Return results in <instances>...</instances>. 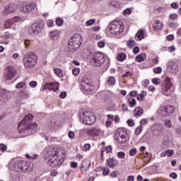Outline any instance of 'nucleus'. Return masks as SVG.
Segmentation results:
<instances>
[{
  "instance_id": "nucleus-1",
  "label": "nucleus",
  "mask_w": 181,
  "mask_h": 181,
  "mask_svg": "<svg viewBox=\"0 0 181 181\" xmlns=\"http://www.w3.org/2000/svg\"><path fill=\"white\" fill-rule=\"evenodd\" d=\"M47 154L49 156V160L47 161L49 166L51 168H57L64 162L66 158V154L62 152H57V151L49 148L47 149Z\"/></svg>"
},
{
  "instance_id": "nucleus-2",
  "label": "nucleus",
  "mask_w": 181,
  "mask_h": 181,
  "mask_svg": "<svg viewBox=\"0 0 181 181\" xmlns=\"http://www.w3.org/2000/svg\"><path fill=\"white\" fill-rule=\"evenodd\" d=\"M32 121H33V115L31 114L26 115L18 123V131L19 134H23V132L29 131V129H32L33 131L37 129V124L32 123Z\"/></svg>"
},
{
  "instance_id": "nucleus-3",
  "label": "nucleus",
  "mask_w": 181,
  "mask_h": 181,
  "mask_svg": "<svg viewBox=\"0 0 181 181\" xmlns=\"http://www.w3.org/2000/svg\"><path fill=\"white\" fill-rule=\"evenodd\" d=\"M107 30L111 35L119 36L124 32V24L119 21H113L107 25Z\"/></svg>"
},
{
  "instance_id": "nucleus-4",
  "label": "nucleus",
  "mask_w": 181,
  "mask_h": 181,
  "mask_svg": "<svg viewBox=\"0 0 181 181\" xmlns=\"http://www.w3.org/2000/svg\"><path fill=\"white\" fill-rule=\"evenodd\" d=\"M83 43V37L80 34H74L69 40L68 43L69 52L72 53L76 52L78 47L81 46Z\"/></svg>"
},
{
  "instance_id": "nucleus-5",
  "label": "nucleus",
  "mask_w": 181,
  "mask_h": 181,
  "mask_svg": "<svg viewBox=\"0 0 181 181\" xmlns=\"http://www.w3.org/2000/svg\"><path fill=\"white\" fill-rule=\"evenodd\" d=\"M79 119L84 125H93L97 121L95 115L91 111H85L81 113Z\"/></svg>"
},
{
  "instance_id": "nucleus-6",
  "label": "nucleus",
  "mask_w": 181,
  "mask_h": 181,
  "mask_svg": "<svg viewBox=\"0 0 181 181\" xmlns=\"http://www.w3.org/2000/svg\"><path fill=\"white\" fill-rule=\"evenodd\" d=\"M161 86L164 95L169 96L171 95V94H173L175 88L173 87V83H172V81L169 76L164 77Z\"/></svg>"
},
{
  "instance_id": "nucleus-7",
  "label": "nucleus",
  "mask_w": 181,
  "mask_h": 181,
  "mask_svg": "<svg viewBox=\"0 0 181 181\" xmlns=\"http://www.w3.org/2000/svg\"><path fill=\"white\" fill-rule=\"evenodd\" d=\"M24 66L26 69H33L37 63V57L35 52L28 53L24 56L23 59Z\"/></svg>"
},
{
  "instance_id": "nucleus-8",
  "label": "nucleus",
  "mask_w": 181,
  "mask_h": 181,
  "mask_svg": "<svg viewBox=\"0 0 181 181\" xmlns=\"http://www.w3.org/2000/svg\"><path fill=\"white\" fill-rule=\"evenodd\" d=\"M127 128L120 127L117 129L115 138V143L118 146L119 145H122V144H125L127 142Z\"/></svg>"
},
{
  "instance_id": "nucleus-9",
  "label": "nucleus",
  "mask_w": 181,
  "mask_h": 181,
  "mask_svg": "<svg viewBox=\"0 0 181 181\" xmlns=\"http://www.w3.org/2000/svg\"><path fill=\"white\" fill-rule=\"evenodd\" d=\"M81 90L87 94L88 93L95 91V86H94L91 80L83 78L81 83Z\"/></svg>"
},
{
  "instance_id": "nucleus-10",
  "label": "nucleus",
  "mask_w": 181,
  "mask_h": 181,
  "mask_svg": "<svg viewBox=\"0 0 181 181\" xmlns=\"http://www.w3.org/2000/svg\"><path fill=\"white\" fill-rule=\"evenodd\" d=\"M158 114L162 118H166V117H170L173 112H175V106L172 105H168L163 106L158 110Z\"/></svg>"
},
{
  "instance_id": "nucleus-11",
  "label": "nucleus",
  "mask_w": 181,
  "mask_h": 181,
  "mask_svg": "<svg viewBox=\"0 0 181 181\" xmlns=\"http://www.w3.org/2000/svg\"><path fill=\"white\" fill-rule=\"evenodd\" d=\"M45 28V23L43 22H36L32 24V25L28 28V33L31 36H36L39 35Z\"/></svg>"
},
{
  "instance_id": "nucleus-12",
  "label": "nucleus",
  "mask_w": 181,
  "mask_h": 181,
  "mask_svg": "<svg viewBox=\"0 0 181 181\" xmlns=\"http://www.w3.org/2000/svg\"><path fill=\"white\" fill-rule=\"evenodd\" d=\"M105 62L104 54L101 52H95L90 59V63L95 67H100V66Z\"/></svg>"
},
{
  "instance_id": "nucleus-13",
  "label": "nucleus",
  "mask_w": 181,
  "mask_h": 181,
  "mask_svg": "<svg viewBox=\"0 0 181 181\" xmlns=\"http://www.w3.org/2000/svg\"><path fill=\"white\" fill-rule=\"evenodd\" d=\"M167 69L170 74L176 76V74L179 73V65H177V63L173 61H168L167 63Z\"/></svg>"
},
{
  "instance_id": "nucleus-14",
  "label": "nucleus",
  "mask_w": 181,
  "mask_h": 181,
  "mask_svg": "<svg viewBox=\"0 0 181 181\" xmlns=\"http://www.w3.org/2000/svg\"><path fill=\"white\" fill-rule=\"evenodd\" d=\"M17 73L18 71L15 67L12 66H8L4 72V78H6V80H12V78L16 76Z\"/></svg>"
},
{
  "instance_id": "nucleus-15",
  "label": "nucleus",
  "mask_w": 181,
  "mask_h": 181,
  "mask_svg": "<svg viewBox=\"0 0 181 181\" xmlns=\"http://www.w3.org/2000/svg\"><path fill=\"white\" fill-rule=\"evenodd\" d=\"M88 135L90 138H97L100 136L101 134H103V130L98 127H93L86 130Z\"/></svg>"
},
{
  "instance_id": "nucleus-16",
  "label": "nucleus",
  "mask_w": 181,
  "mask_h": 181,
  "mask_svg": "<svg viewBox=\"0 0 181 181\" xmlns=\"http://www.w3.org/2000/svg\"><path fill=\"white\" fill-rule=\"evenodd\" d=\"M12 97V92L7 90L6 89H2L0 88V101L1 103H8Z\"/></svg>"
},
{
  "instance_id": "nucleus-17",
  "label": "nucleus",
  "mask_w": 181,
  "mask_h": 181,
  "mask_svg": "<svg viewBox=\"0 0 181 181\" xmlns=\"http://www.w3.org/2000/svg\"><path fill=\"white\" fill-rule=\"evenodd\" d=\"M90 168L91 161L88 159H85L81 163L80 172H81V173H83V175H87V173L88 172V170H90Z\"/></svg>"
},
{
  "instance_id": "nucleus-18",
  "label": "nucleus",
  "mask_w": 181,
  "mask_h": 181,
  "mask_svg": "<svg viewBox=\"0 0 181 181\" xmlns=\"http://www.w3.org/2000/svg\"><path fill=\"white\" fill-rule=\"evenodd\" d=\"M25 165L26 161L17 160L13 163V168L16 172H25Z\"/></svg>"
},
{
  "instance_id": "nucleus-19",
  "label": "nucleus",
  "mask_w": 181,
  "mask_h": 181,
  "mask_svg": "<svg viewBox=\"0 0 181 181\" xmlns=\"http://www.w3.org/2000/svg\"><path fill=\"white\" fill-rule=\"evenodd\" d=\"M35 9L34 4H27L24 3L22 6L21 11L24 12V13H28V12H32Z\"/></svg>"
},
{
  "instance_id": "nucleus-20",
  "label": "nucleus",
  "mask_w": 181,
  "mask_h": 181,
  "mask_svg": "<svg viewBox=\"0 0 181 181\" xmlns=\"http://www.w3.org/2000/svg\"><path fill=\"white\" fill-rule=\"evenodd\" d=\"M44 88L47 90H52V91H57V90H59V83H46L44 85Z\"/></svg>"
},
{
  "instance_id": "nucleus-21",
  "label": "nucleus",
  "mask_w": 181,
  "mask_h": 181,
  "mask_svg": "<svg viewBox=\"0 0 181 181\" xmlns=\"http://www.w3.org/2000/svg\"><path fill=\"white\" fill-rule=\"evenodd\" d=\"M15 11H16V6L15 4H10L4 7V15H9V13H12Z\"/></svg>"
},
{
  "instance_id": "nucleus-22",
  "label": "nucleus",
  "mask_w": 181,
  "mask_h": 181,
  "mask_svg": "<svg viewBox=\"0 0 181 181\" xmlns=\"http://www.w3.org/2000/svg\"><path fill=\"white\" fill-rule=\"evenodd\" d=\"M107 163L109 168H111L112 169H114L115 168V165H117V160L114 159L113 158H108L107 160Z\"/></svg>"
},
{
  "instance_id": "nucleus-23",
  "label": "nucleus",
  "mask_w": 181,
  "mask_h": 181,
  "mask_svg": "<svg viewBox=\"0 0 181 181\" xmlns=\"http://www.w3.org/2000/svg\"><path fill=\"white\" fill-rule=\"evenodd\" d=\"M163 25L159 20H156L155 24L153 25V28L156 32H159L162 30Z\"/></svg>"
},
{
  "instance_id": "nucleus-24",
  "label": "nucleus",
  "mask_w": 181,
  "mask_h": 181,
  "mask_svg": "<svg viewBox=\"0 0 181 181\" xmlns=\"http://www.w3.org/2000/svg\"><path fill=\"white\" fill-rule=\"evenodd\" d=\"M143 114H144V109L139 107H137L134 109V117H141Z\"/></svg>"
},
{
  "instance_id": "nucleus-25",
  "label": "nucleus",
  "mask_w": 181,
  "mask_h": 181,
  "mask_svg": "<svg viewBox=\"0 0 181 181\" xmlns=\"http://www.w3.org/2000/svg\"><path fill=\"white\" fill-rule=\"evenodd\" d=\"M135 60L136 62H138V63H141V62H145V60H146V54H140L136 57Z\"/></svg>"
},
{
  "instance_id": "nucleus-26",
  "label": "nucleus",
  "mask_w": 181,
  "mask_h": 181,
  "mask_svg": "<svg viewBox=\"0 0 181 181\" xmlns=\"http://www.w3.org/2000/svg\"><path fill=\"white\" fill-rule=\"evenodd\" d=\"M33 169V163L30 162H26L24 166V172H29V170H32Z\"/></svg>"
},
{
  "instance_id": "nucleus-27",
  "label": "nucleus",
  "mask_w": 181,
  "mask_h": 181,
  "mask_svg": "<svg viewBox=\"0 0 181 181\" xmlns=\"http://www.w3.org/2000/svg\"><path fill=\"white\" fill-rule=\"evenodd\" d=\"M30 94V93L28 90H21L19 93V95L22 98H29Z\"/></svg>"
},
{
  "instance_id": "nucleus-28",
  "label": "nucleus",
  "mask_w": 181,
  "mask_h": 181,
  "mask_svg": "<svg viewBox=\"0 0 181 181\" xmlns=\"http://www.w3.org/2000/svg\"><path fill=\"white\" fill-rule=\"evenodd\" d=\"M16 88H23V90H26V88H28L26 82L25 81L19 82L17 85H16Z\"/></svg>"
},
{
  "instance_id": "nucleus-29",
  "label": "nucleus",
  "mask_w": 181,
  "mask_h": 181,
  "mask_svg": "<svg viewBox=\"0 0 181 181\" xmlns=\"http://www.w3.org/2000/svg\"><path fill=\"white\" fill-rule=\"evenodd\" d=\"M127 57V55L124 52H120L117 54V59L118 62H124Z\"/></svg>"
},
{
  "instance_id": "nucleus-30",
  "label": "nucleus",
  "mask_w": 181,
  "mask_h": 181,
  "mask_svg": "<svg viewBox=\"0 0 181 181\" xmlns=\"http://www.w3.org/2000/svg\"><path fill=\"white\" fill-rule=\"evenodd\" d=\"M106 83L108 86H114V84H115V78H114V76H109Z\"/></svg>"
},
{
  "instance_id": "nucleus-31",
  "label": "nucleus",
  "mask_w": 181,
  "mask_h": 181,
  "mask_svg": "<svg viewBox=\"0 0 181 181\" xmlns=\"http://www.w3.org/2000/svg\"><path fill=\"white\" fill-rule=\"evenodd\" d=\"M136 40H142L144 39V31L143 30H139L137 33L136 34Z\"/></svg>"
},
{
  "instance_id": "nucleus-32",
  "label": "nucleus",
  "mask_w": 181,
  "mask_h": 181,
  "mask_svg": "<svg viewBox=\"0 0 181 181\" xmlns=\"http://www.w3.org/2000/svg\"><path fill=\"white\" fill-rule=\"evenodd\" d=\"M127 101L129 104V107H131L132 108L135 107V104H136V100H135V98H130L128 99Z\"/></svg>"
},
{
  "instance_id": "nucleus-33",
  "label": "nucleus",
  "mask_w": 181,
  "mask_h": 181,
  "mask_svg": "<svg viewBox=\"0 0 181 181\" xmlns=\"http://www.w3.org/2000/svg\"><path fill=\"white\" fill-rule=\"evenodd\" d=\"M143 129H144V127L142 125H139L135 129V132H134L135 134L136 135H140V134L142 133Z\"/></svg>"
},
{
  "instance_id": "nucleus-34",
  "label": "nucleus",
  "mask_w": 181,
  "mask_h": 181,
  "mask_svg": "<svg viewBox=\"0 0 181 181\" xmlns=\"http://www.w3.org/2000/svg\"><path fill=\"white\" fill-rule=\"evenodd\" d=\"M10 23L13 25L15 22H21V16H15L13 18L9 20Z\"/></svg>"
},
{
  "instance_id": "nucleus-35",
  "label": "nucleus",
  "mask_w": 181,
  "mask_h": 181,
  "mask_svg": "<svg viewBox=\"0 0 181 181\" xmlns=\"http://www.w3.org/2000/svg\"><path fill=\"white\" fill-rule=\"evenodd\" d=\"M54 71L55 74H57V76H58V77L63 76V71H62V69H60L59 68H55L54 69Z\"/></svg>"
},
{
  "instance_id": "nucleus-36",
  "label": "nucleus",
  "mask_w": 181,
  "mask_h": 181,
  "mask_svg": "<svg viewBox=\"0 0 181 181\" xmlns=\"http://www.w3.org/2000/svg\"><path fill=\"white\" fill-rule=\"evenodd\" d=\"M127 47H129L132 49V47H134L135 46V40H129L127 42Z\"/></svg>"
},
{
  "instance_id": "nucleus-37",
  "label": "nucleus",
  "mask_w": 181,
  "mask_h": 181,
  "mask_svg": "<svg viewBox=\"0 0 181 181\" xmlns=\"http://www.w3.org/2000/svg\"><path fill=\"white\" fill-rule=\"evenodd\" d=\"M55 22H56V24L57 25V26H63V25L64 23V21L63 19H62V18H57Z\"/></svg>"
},
{
  "instance_id": "nucleus-38",
  "label": "nucleus",
  "mask_w": 181,
  "mask_h": 181,
  "mask_svg": "<svg viewBox=\"0 0 181 181\" xmlns=\"http://www.w3.org/2000/svg\"><path fill=\"white\" fill-rule=\"evenodd\" d=\"M58 35H59V30H54L51 31L49 33V36L51 37H56V36H57Z\"/></svg>"
},
{
  "instance_id": "nucleus-39",
  "label": "nucleus",
  "mask_w": 181,
  "mask_h": 181,
  "mask_svg": "<svg viewBox=\"0 0 181 181\" xmlns=\"http://www.w3.org/2000/svg\"><path fill=\"white\" fill-rule=\"evenodd\" d=\"M90 148H91V145H90V144H86L83 145L82 149L85 152H87V151H90Z\"/></svg>"
},
{
  "instance_id": "nucleus-40",
  "label": "nucleus",
  "mask_w": 181,
  "mask_h": 181,
  "mask_svg": "<svg viewBox=\"0 0 181 181\" xmlns=\"http://www.w3.org/2000/svg\"><path fill=\"white\" fill-rule=\"evenodd\" d=\"M153 71L156 74H160L162 73V67L158 66L153 69Z\"/></svg>"
},
{
  "instance_id": "nucleus-41",
  "label": "nucleus",
  "mask_w": 181,
  "mask_h": 181,
  "mask_svg": "<svg viewBox=\"0 0 181 181\" xmlns=\"http://www.w3.org/2000/svg\"><path fill=\"white\" fill-rule=\"evenodd\" d=\"M153 84H155L156 86H159L160 84L161 81L159 78H156L152 80Z\"/></svg>"
},
{
  "instance_id": "nucleus-42",
  "label": "nucleus",
  "mask_w": 181,
  "mask_h": 181,
  "mask_svg": "<svg viewBox=\"0 0 181 181\" xmlns=\"http://www.w3.org/2000/svg\"><path fill=\"white\" fill-rule=\"evenodd\" d=\"M164 124L166 128H172V122L170 120L165 119Z\"/></svg>"
},
{
  "instance_id": "nucleus-43",
  "label": "nucleus",
  "mask_w": 181,
  "mask_h": 181,
  "mask_svg": "<svg viewBox=\"0 0 181 181\" xmlns=\"http://www.w3.org/2000/svg\"><path fill=\"white\" fill-rule=\"evenodd\" d=\"M95 23V19H90L86 21V26H93Z\"/></svg>"
},
{
  "instance_id": "nucleus-44",
  "label": "nucleus",
  "mask_w": 181,
  "mask_h": 181,
  "mask_svg": "<svg viewBox=\"0 0 181 181\" xmlns=\"http://www.w3.org/2000/svg\"><path fill=\"white\" fill-rule=\"evenodd\" d=\"M136 152H138V150H136V148H133L130 149V151H129V156H134L136 155Z\"/></svg>"
},
{
  "instance_id": "nucleus-45",
  "label": "nucleus",
  "mask_w": 181,
  "mask_h": 181,
  "mask_svg": "<svg viewBox=\"0 0 181 181\" xmlns=\"http://www.w3.org/2000/svg\"><path fill=\"white\" fill-rule=\"evenodd\" d=\"M131 13H132V11L131 10V8H126L122 12V15H124V16H125V15H131Z\"/></svg>"
},
{
  "instance_id": "nucleus-46",
  "label": "nucleus",
  "mask_w": 181,
  "mask_h": 181,
  "mask_svg": "<svg viewBox=\"0 0 181 181\" xmlns=\"http://www.w3.org/2000/svg\"><path fill=\"white\" fill-rule=\"evenodd\" d=\"M165 153L168 158H170V156H173L175 151L173 150H168L165 151Z\"/></svg>"
},
{
  "instance_id": "nucleus-47",
  "label": "nucleus",
  "mask_w": 181,
  "mask_h": 181,
  "mask_svg": "<svg viewBox=\"0 0 181 181\" xmlns=\"http://www.w3.org/2000/svg\"><path fill=\"white\" fill-rule=\"evenodd\" d=\"M102 170L104 176H107L110 173V169L108 168H103Z\"/></svg>"
},
{
  "instance_id": "nucleus-48",
  "label": "nucleus",
  "mask_w": 181,
  "mask_h": 181,
  "mask_svg": "<svg viewBox=\"0 0 181 181\" xmlns=\"http://www.w3.org/2000/svg\"><path fill=\"white\" fill-rule=\"evenodd\" d=\"M72 73L74 76H78L80 74V69L78 68H75L72 70Z\"/></svg>"
},
{
  "instance_id": "nucleus-49",
  "label": "nucleus",
  "mask_w": 181,
  "mask_h": 181,
  "mask_svg": "<svg viewBox=\"0 0 181 181\" xmlns=\"http://www.w3.org/2000/svg\"><path fill=\"white\" fill-rule=\"evenodd\" d=\"M169 18L171 21H175V19H177V14L175 13H170Z\"/></svg>"
},
{
  "instance_id": "nucleus-50",
  "label": "nucleus",
  "mask_w": 181,
  "mask_h": 181,
  "mask_svg": "<svg viewBox=\"0 0 181 181\" xmlns=\"http://www.w3.org/2000/svg\"><path fill=\"white\" fill-rule=\"evenodd\" d=\"M117 156L119 159H124V158H125V153L119 151L117 153Z\"/></svg>"
},
{
  "instance_id": "nucleus-51",
  "label": "nucleus",
  "mask_w": 181,
  "mask_h": 181,
  "mask_svg": "<svg viewBox=\"0 0 181 181\" xmlns=\"http://www.w3.org/2000/svg\"><path fill=\"white\" fill-rule=\"evenodd\" d=\"M6 149H8V147L5 144H0V151L1 152H5V151H6Z\"/></svg>"
},
{
  "instance_id": "nucleus-52",
  "label": "nucleus",
  "mask_w": 181,
  "mask_h": 181,
  "mask_svg": "<svg viewBox=\"0 0 181 181\" xmlns=\"http://www.w3.org/2000/svg\"><path fill=\"white\" fill-rule=\"evenodd\" d=\"M11 26H12V23L9 22V20L6 21L4 24L5 29H8V28H11Z\"/></svg>"
},
{
  "instance_id": "nucleus-53",
  "label": "nucleus",
  "mask_w": 181,
  "mask_h": 181,
  "mask_svg": "<svg viewBox=\"0 0 181 181\" xmlns=\"http://www.w3.org/2000/svg\"><path fill=\"white\" fill-rule=\"evenodd\" d=\"M106 153H111L112 152V147L111 146H107L105 148Z\"/></svg>"
},
{
  "instance_id": "nucleus-54",
  "label": "nucleus",
  "mask_w": 181,
  "mask_h": 181,
  "mask_svg": "<svg viewBox=\"0 0 181 181\" xmlns=\"http://www.w3.org/2000/svg\"><path fill=\"white\" fill-rule=\"evenodd\" d=\"M127 122L129 127H134V124H135V123L134 122V119H128Z\"/></svg>"
},
{
  "instance_id": "nucleus-55",
  "label": "nucleus",
  "mask_w": 181,
  "mask_h": 181,
  "mask_svg": "<svg viewBox=\"0 0 181 181\" xmlns=\"http://www.w3.org/2000/svg\"><path fill=\"white\" fill-rule=\"evenodd\" d=\"M29 86L32 88H35V87H36V86H37V82H36V81H31V82L29 83Z\"/></svg>"
},
{
  "instance_id": "nucleus-56",
  "label": "nucleus",
  "mask_w": 181,
  "mask_h": 181,
  "mask_svg": "<svg viewBox=\"0 0 181 181\" xmlns=\"http://www.w3.org/2000/svg\"><path fill=\"white\" fill-rule=\"evenodd\" d=\"M77 166H78V163L77 162H75V161L71 162V167H72L74 169H76Z\"/></svg>"
},
{
  "instance_id": "nucleus-57",
  "label": "nucleus",
  "mask_w": 181,
  "mask_h": 181,
  "mask_svg": "<svg viewBox=\"0 0 181 181\" xmlns=\"http://www.w3.org/2000/svg\"><path fill=\"white\" fill-rule=\"evenodd\" d=\"M98 46L99 47H104V46H105V42L103 40H100V41L98 42Z\"/></svg>"
},
{
  "instance_id": "nucleus-58",
  "label": "nucleus",
  "mask_w": 181,
  "mask_h": 181,
  "mask_svg": "<svg viewBox=\"0 0 181 181\" xmlns=\"http://www.w3.org/2000/svg\"><path fill=\"white\" fill-rule=\"evenodd\" d=\"M54 24V21L53 20H48L47 21V25H48L49 28H52Z\"/></svg>"
},
{
  "instance_id": "nucleus-59",
  "label": "nucleus",
  "mask_w": 181,
  "mask_h": 181,
  "mask_svg": "<svg viewBox=\"0 0 181 181\" xmlns=\"http://www.w3.org/2000/svg\"><path fill=\"white\" fill-rule=\"evenodd\" d=\"M133 53L134 54H138V53H139V47H134L133 49Z\"/></svg>"
},
{
  "instance_id": "nucleus-60",
  "label": "nucleus",
  "mask_w": 181,
  "mask_h": 181,
  "mask_svg": "<svg viewBox=\"0 0 181 181\" xmlns=\"http://www.w3.org/2000/svg\"><path fill=\"white\" fill-rule=\"evenodd\" d=\"M170 177H171V179H177V174H176V173H171Z\"/></svg>"
},
{
  "instance_id": "nucleus-61",
  "label": "nucleus",
  "mask_w": 181,
  "mask_h": 181,
  "mask_svg": "<svg viewBox=\"0 0 181 181\" xmlns=\"http://www.w3.org/2000/svg\"><path fill=\"white\" fill-rule=\"evenodd\" d=\"M152 63H153L154 64H158V63H159V58L158 57H155L152 59Z\"/></svg>"
},
{
  "instance_id": "nucleus-62",
  "label": "nucleus",
  "mask_w": 181,
  "mask_h": 181,
  "mask_svg": "<svg viewBox=\"0 0 181 181\" xmlns=\"http://www.w3.org/2000/svg\"><path fill=\"white\" fill-rule=\"evenodd\" d=\"M175 50H176V48L175 47V46H171V47H168V49L169 53H173V52H175Z\"/></svg>"
},
{
  "instance_id": "nucleus-63",
  "label": "nucleus",
  "mask_w": 181,
  "mask_h": 181,
  "mask_svg": "<svg viewBox=\"0 0 181 181\" xmlns=\"http://www.w3.org/2000/svg\"><path fill=\"white\" fill-rule=\"evenodd\" d=\"M127 181H134L135 180V177L134 175H129L127 177Z\"/></svg>"
},
{
  "instance_id": "nucleus-64",
  "label": "nucleus",
  "mask_w": 181,
  "mask_h": 181,
  "mask_svg": "<svg viewBox=\"0 0 181 181\" xmlns=\"http://www.w3.org/2000/svg\"><path fill=\"white\" fill-rule=\"evenodd\" d=\"M58 173L56 171V170H52L50 173V175L52 177L57 176Z\"/></svg>"
}]
</instances>
